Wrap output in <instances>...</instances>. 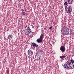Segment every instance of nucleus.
<instances>
[{"instance_id":"nucleus-1","label":"nucleus","mask_w":74,"mask_h":74,"mask_svg":"<svg viewBox=\"0 0 74 74\" xmlns=\"http://www.w3.org/2000/svg\"><path fill=\"white\" fill-rule=\"evenodd\" d=\"M71 62L69 61H68L66 63H67V66L68 67H67V69H71V66H73V68L74 69V65L73 64L74 63V60L73 59L71 60Z\"/></svg>"},{"instance_id":"nucleus-2","label":"nucleus","mask_w":74,"mask_h":74,"mask_svg":"<svg viewBox=\"0 0 74 74\" xmlns=\"http://www.w3.org/2000/svg\"><path fill=\"white\" fill-rule=\"evenodd\" d=\"M61 32H62L61 33H62V34L63 35V36L67 35L69 34V32H70L69 29L66 27L62 29Z\"/></svg>"},{"instance_id":"nucleus-3","label":"nucleus","mask_w":74,"mask_h":74,"mask_svg":"<svg viewBox=\"0 0 74 74\" xmlns=\"http://www.w3.org/2000/svg\"><path fill=\"white\" fill-rule=\"evenodd\" d=\"M65 8L67 13H70L72 11V8L70 5H66L65 7Z\"/></svg>"},{"instance_id":"nucleus-4","label":"nucleus","mask_w":74,"mask_h":74,"mask_svg":"<svg viewBox=\"0 0 74 74\" xmlns=\"http://www.w3.org/2000/svg\"><path fill=\"white\" fill-rule=\"evenodd\" d=\"M44 35V34H42L40 36V38H39V39H37L36 41L38 43H41L43 41L42 40L43 39V36Z\"/></svg>"},{"instance_id":"nucleus-5","label":"nucleus","mask_w":74,"mask_h":74,"mask_svg":"<svg viewBox=\"0 0 74 74\" xmlns=\"http://www.w3.org/2000/svg\"><path fill=\"white\" fill-rule=\"evenodd\" d=\"M27 26L25 27V32H26L25 34L27 35H29V34L31 32V30L30 29V28L29 27H27V29L26 27Z\"/></svg>"},{"instance_id":"nucleus-6","label":"nucleus","mask_w":74,"mask_h":74,"mask_svg":"<svg viewBox=\"0 0 74 74\" xmlns=\"http://www.w3.org/2000/svg\"><path fill=\"white\" fill-rule=\"evenodd\" d=\"M60 49L61 50L60 51H62L63 53L64 52L66 51V48H65L64 46H62Z\"/></svg>"},{"instance_id":"nucleus-7","label":"nucleus","mask_w":74,"mask_h":74,"mask_svg":"<svg viewBox=\"0 0 74 74\" xmlns=\"http://www.w3.org/2000/svg\"><path fill=\"white\" fill-rule=\"evenodd\" d=\"M27 53L29 56H32L33 54V53L32 50L29 49L27 51Z\"/></svg>"},{"instance_id":"nucleus-8","label":"nucleus","mask_w":74,"mask_h":74,"mask_svg":"<svg viewBox=\"0 0 74 74\" xmlns=\"http://www.w3.org/2000/svg\"><path fill=\"white\" fill-rule=\"evenodd\" d=\"M67 63H66V64H64V66H63V67H64V68H66V69L67 70H69V69H73V67H72V66H71V68H69V69H68L67 68L68 67L67 66Z\"/></svg>"},{"instance_id":"nucleus-9","label":"nucleus","mask_w":74,"mask_h":74,"mask_svg":"<svg viewBox=\"0 0 74 74\" xmlns=\"http://www.w3.org/2000/svg\"><path fill=\"white\" fill-rule=\"evenodd\" d=\"M8 38L10 40L12 39V36L9 35L8 36Z\"/></svg>"},{"instance_id":"nucleus-10","label":"nucleus","mask_w":74,"mask_h":74,"mask_svg":"<svg viewBox=\"0 0 74 74\" xmlns=\"http://www.w3.org/2000/svg\"><path fill=\"white\" fill-rule=\"evenodd\" d=\"M21 11L23 15H25V12H24V10H23L22 8L21 9Z\"/></svg>"},{"instance_id":"nucleus-11","label":"nucleus","mask_w":74,"mask_h":74,"mask_svg":"<svg viewBox=\"0 0 74 74\" xmlns=\"http://www.w3.org/2000/svg\"><path fill=\"white\" fill-rule=\"evenodd\" d=\"M66 56H61L60 57V58L61 59H64L65 57H66Z\"/></svg>"},{"instance_id":"nucleus-12","label":"nucleus","mask_w":74,"mask_h":74,"mask_svg":"<svg viewBox=\"0 0 74 74\" xmlns=\"http://www.w3.org/2000/svg\"><path fill=\"white\" fill-rule=\"evenodd\" d=\"M73 1V0H68V3L70 4Z\"/></svg>"},{"instance_id":"nucleus-13","label":"nucleus","mask_w":74,"mask_h":74,"mask_svg":"<svg viewBox=\"0 0 74 74\" xmlns=\"http://www.w3.org/2000/svg\"><path fill=\"white\" fill-rule=\"evenodd\" d=\"M31 44L33 47H35V45H36L35 42L31 43Z\"/></svg>"},{"instance_id":"nucleus-14","label":"nucleus","mask_w":74,"mask_h":74,"mask_svg":"<svg viewBox=\"0 0 74 74\" xmlns=\"http://www.w3.org/2000/svg\"><path fill=\"white\" fill-rule=\"evenodd\" d=\"M64 5H68V3L67 2H65V3H64Z\"/></svg>"},{"instance_id":"nucleus-15","label":"nucleus","mask_w":74,"mask_h":74,"mask_svg":"<svg viewBox=\"0 0 74 74\" xmlns=\"http://www.w3.org/2000/svg\"><path fill=\"white\" fill-rule=\"evenodd\" d=\"M34 46L36 47H38V45H35Z\"/></svg>"},{"instance_id":"nucleus-16","label":"nucleus","mask_w":74,"mask_h":74,"mask_svg":"<svg viewBox=\"0 0 74 74\" xmlns=\"http://www.w3.org/2000/svg\"><path fill=\"white\" fill-rule=\"evenodd\" d=\"M52 27L51 26V27H49L50 29H52Z\"/></svg>"},{"instance_id":"nucleus-17","label":"nucleus","mask_w":74,"mask_h":74,"mask_svg":"<svg viewBox=\"0 0 74 74\" xmlns=\"http://www.w3.org/2000/svg\"><path fill=\"white\" fill-rule=\"evenodd\" d=\"M40 60V58L39 57L38 58V60Z\"/></svg>"},{"instance_id":"nucleus-18","label":"nucleus","mask_w":74,"mask_h":74,"mask_svg":"<svg viewBox=\"0 0 74 74\" xmlns=\"http://www.w3.org/2000/svg\"><path fill=\"white\" fill-rule=\"evenodd\" d=\"M32 27V28L33 29H34V27L33 26Z\"/></svg>"},{"instance_id":"nucleus-19","label":"nucleus","mask_w":74,"mask_h":74,"mask_svg":"<svg viewBox=\"0 0 74 74\" xmlns=\"http://www.w3.org/2000/svg\"><path fill=\"white\" fill-rule=\"evenodd\" d=\"M65 59H66V58H65Z\"/></svg>"}]
</instances>
